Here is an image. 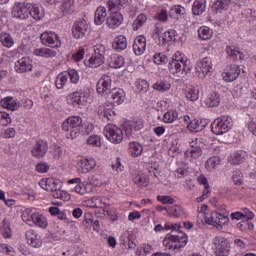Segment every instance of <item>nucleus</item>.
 I'll list each match as a JSON object with an SVG mask.
<instances>
[{
    "instance_id": "1",
    "label": "nucleus",
    "mask_w": 256,
    "mask_h": 256,
    "mask_svg": "<svg viewBox=\"0 0 256 256\" xmlns=\"http://www.w3.org/2000/svg\"><path fill=\"white\" fill-rule=\"evenodd\" d=\"M95 129L93 123L86 122L79 116H71L62 123V130L66 133L67 139H77L79 134L89 135Z\"/></svg>"
},
{
    "instance_id": "2",
    "label": "nucleus",
    "mask_w": 256,
    "mask_h": 256,
    "mask_svg": "<svg viewBox=\"0 0 256 256\" xmlns=\"http://www.w3.org/2000/svg\"><path fill=\"white\" fill-rule=\"evenodd\" d=\"M231 127H233V118H231V116L222 115L212 122L211 131L214 135H223L228 133Z\"/></svg>"
},
{
    "instance_id": "3",
    "label": "nucleus",
    "mask_w": 256,
    "mask_h": 256,
    "mask_svg": "<svg viewBox=\"0 0 256 256\" xmlns=\"http://www.w3.org/2000/svg\"><path fill=\"white\" fill-rule=\"evenodd\" d=\"M168 69L173 75H176V73L187 75L191 71V68L187 66V61L183 60L181 54L172 56L171 61L168 63Z\"/></svg>"
},
{
    "instance_id": "4",
    "label": "nucleus",
    "mask_w": 256,
    "mask_h": 256,
    "mask_svg": "<svg viewBox=\"0 0 256 256\" xmlns=\"http://www.w3.org/2000/svg\"><path fill=\"white\" fill-rule=\"evenodd\" d=\"M199 217H204L205 223H207V225H212L219 231L223 229V225H227V223H229V217L223 216L218 212H212L210 216H207L205 212H200Z\"/></svg>"
},
{
    "instance_id": "5",
    "label": "nucleus",
    "mask_w": 256,
    "mask_h": 256,
    "mask_svg": "<svg viewBox=\"0 0 256 256\" xmlns=\"http://www.w3.org/2000/svg\"><path fill=\"white\" fill-rule=\"evenodd\" d=\"M163 245L166 249L179 250L181 247L187 245V236L186 234L179 235H169L163 240Z\"/></svg>"
},
{
    "instance_id": "6",
    "label": "nucleus",
    "mask_w": 256,
    "mask_h": 256,
    "mask_svg": "<svg viewBox=\"0 0 256 256\" xmlns=\"http://www.w3.org/2000/svg\"><path fill=\"white\" fill-rule=\"evenodd\" d=\"M104 135L111 143L116 145L123 141V130L114 124H108L104 128Z\"/></svg>"
},
{
    "instance_id": "7",
    "label": "nucleus",
    "mask_w": 256,
    "mask_h": 256,
    "mask_svg": "<svg viewBox=\"0 0 256 256\" xmlns=\"http://www.w3.org/2000/svg\"><path fill=\"white\" fill-rule=\"evenodd\" d=\"M96 91L98 95L106 97L110 91H113V79L109 74H103L97 82Z\"/></svg>"
},
{
    "instance_id": "8",
    "label": "nucleus",
    "mask_w": 256,
    "mask_h": 256,
    "mask_svg": "<svg viewBox=\"0 0 256 256\" xmlns=\"http://www.w3.org/2000/svg\"><path fill=\"white\" fill-rule=\"evenodd\" d=\"M87 92L85 90H79L73 93H70L66 97V101L68 105H72V107H83L85 103H87Z\"/></svg>"
},
{
    "instance_id": "9",
    "label": "nucleus",
    "mask_w": 256,
    "mask_h": 256,
    "mask_svg": "<svg viewBox=\"0 0 256 256\" xmlns=\"http://www.w3.org/2000/svg\"><path fill=\"white\" fill-rule=\"evenodd\" d=\"M88 31L89 24H87V20L85 19L75 21L72 26V35L75 39H85Z\"/></svg>"
},
{
    "instance_id": "10",
    "label": "nucleus",
    "mask_w": 256,
    "mask_h": 256,
    "mask_svg": "<svg viewBox=\"0 0 256 256\" xmlns=\"http://www.w3.org/2000/svg\"><path fill=\"white\" fill-rule=\"evenodd\" d=\"M41 42L46 47H52L53 49H59L61 47V40L59 35L55 32H44L40 36Z\"/></svg>"
},
{
    "instance_id": "11",
    "label": "nucleus",
    "mask_w": 256,
    "mask_h": 256,
    "mask_svg": "<svg viewBox=\"0 0 256 256\" xmlns=\"http://www.w3.org/2000/svg\"><path fill=\"white\" fill-rule=\"evenodd\" d=\"M212 67L213 64L211 63V58H203L200 62L197 63L195 68L197 77H199V79H205V77L209 75Z\"/></svg>"
},
{
    "instance_id": "12",
    "label": "nucleus",
    "mask_w": 256,
    "mask_h": 256,
    "mask_svg": "<svg viewBox=\"0 0 256 256\" xmlns=\"http://www.w3.org/2000/svg\"><path fill=\"white\" fill-rule=\"evenodd\" d=\"M111 105H121L125 101V90L121 88H113L105 97Z\"/></svg>"
},
{
    "instance_id": "13",
    "label": "nucleus",
    "mask_w": 256,
    "mask_h": 256,
    "mask_svg": "<svg viewBox=\"0 0 256 256\" xmlns=\"http://www.w3.org/2000/svg\"><path fill=\"white\" fill-rule=\"evenodd\" d=\"M140 129H143V120L141 119H134L123 124L124 135L128 139L133 137V131H140Z\"/></svg>"
},
{
    "instance_id": "14",
    "label": "nucleus",
    "mask_w": 256,
    "mask_h": 256,
    "mask_svg": "<svg viewBox=\"0 0 256 256\" xmlns=\"http://www.w3.org/2000/svg\"><path fill=\"white\" fill-rule=\"evenodd\" d=\"M215 254L217 256H229V251H231V246H229V241L225 238H216L214 240Z\"/></svg>"
},
{
    "instance_id": "15",
    "label": "nucleus",
    "mask_w": 256,
    "mask_h": 256,
    "mask_svg": "<svg viewBox=\"0 0 256 256\" xmlns=\"http://www.w3.org/2000/svg\"><path fill=\"white\" fill-rule=\"evenodd\" d=\"M241 74V68L239 65L232 64L222 73L224 81L227 83H233Z\"/></svg>"
},
{
    "instance_id": "16",
    "label": "nucleus",
    "mask_w": 256,
    "mask_h": 256,
    "mask_svg": "<svg viewBox=\"0 0 256 256\" xmlns=\"http://www.w3.org/2000/svg\"><path fill=\"white\" fill-rule=\"evenodd\" d=\"M110 13H125L127 7H129V1L127 0H109L107 2Z\"/></svg>"
},
{
    "instance_id": "17",
    "label": "nucleus",
    "mask_w": 256,
    "mask_h": 256,
    "mask_svg": "<svg viewBox=\"0 0 256 256\" xmlns=\"http://www.w3.org/2000/svg\"><path fill=\"white\" fill-rule=\"evenodd\" d=\"M48 149L49 144H47L46 141L38 140L33 146L31 154L33 157H36V159H42V157L47 154Z\"/></svg>"
},
{
    "instance_id": "18",
    "label": "nucleus",
    "mask_w": 256,
    "mask_h": 256,
    "mask_svg": "<svg viewBox=\"0 0 256 256\" xmlns=\"http://www.w3.org/2000/svg\"><path fill=\"white\" fill-rule=\"evenodd\" d=\"M14 69L16 73H29L33 71V63L27 57H23L15 62Z\"/></svg>"
},
{
    "instance_id": "19",
    "label": "nucleus",
    "mask_w": 256,
    "mask_h": 256,
    "mask_svg": "<svg viewBox=\"0 0 256 256\" xmlns=\"http://www.w3.org/2000/svg\"><path fill=\"white\" fill-rule=\"evenodd\" d=\"M184 155L186 159H190V161H196V159H199V157L203 155V149L197 145V142L192 141L190 143V148L184 153Z\"/></svg>"
},
{
    "instance_id": "20",
    "label": "nucleus",
    "mask_w": 256,
    "mask_h": 256,
    "mask_svg": "<svg viewBox=\"0 0 256 256\" xmlns=\"http://www.w3.org/2000/svg\"><path fill=\"white\" fill-rule=\"evenodd\" d=\"M12 15L15 19H29V4H19L14 6Z\"/></svg>"
},
{
    "instance_id": "21",
    "label": "nucleus",
    "mask_w": 256,
    "mask_h": 256,
    "mask_svg": "<svg viewBox=\"0 0 256 256\" xmlns=\"http://www.w3.org/2000/svg\"><path fill=\"white\" fill-rule=\"evenodd\" d=\"M247 157H249V155L245 150H239L231 154L228 159V163H230V165H241V163H245V161H247Z\"/></svg>"
},
{
    "instance_id": "22",
    "label": "nucleus",
    "mask_w": 256,
    "mask_h": 256,
    "mask_svg": "<svg viewBox=\"0 0 256 256\" xmlns=\"http://www.w3.org/2000/svg\"><path fill=\"white\" fill-rule=\"evenodd\" d=\"M145 49H147V38H145V36H137L133 44L135 55H143Z\"/></svg>"
},
{
    "instance_id": "23",
    "label": "nucleus",
    "mask_w": 256,
    "mask_h": 256,
    "mask_svg": "<svg viewBox=\"0 0 256 256\" xmlns=\"http://www.w3.org/2000/svg\"><path fill=\"white\" fill-rule=\"evenodd\" d=\"M123 23V14L122 13H115L111 12L109 17L106 19V25L110 29H117L119 25Z\"/></svg>"
},
{
    "instance_id": "24",
    "label": "nucleus",
    "mask_w": 256,
    "mask_h": 256,
    "mask_svg": "<svg viewBox=\"0 0 256 256\" xmlns=\"http://www.w3.org/2000/svg\"><path fill=\"white\" fill-rule=\"evenodd\" d=\"M59 11L65 17L75 11V0H62L58 5Z\"/></svg>"
},
{
    "instance_id": "25",
    "label": "nucleus",
    "mask_w": 256,
    "mask_h": 256,
    "mask_svg": "<svg viewBox=\"0 0 256 256\" xmlns=\"http://www.w3.org/2000/svg\"><path fill=\"white\" fill-rule=\"evenodd\" d=\"M95 165H97V162H95V159L93 158L80 160L78 162V171L79 173H89Z\"/></svg>"
},
{
    "instance_id": "26",
    "label": "nucleus",
    "mask_w": 256,
    "mask_h": 256,
    "mask_svg": "<svg viewBox=\"0 0 256 256\" xmlns=\"http://www.w3.org/2000/svg\"><path fill=\"white\" fill-rule=\"evenodd\" d=\"M208 123L205 119H194L188 124V129L192 133H199L207 127Z\"/></svg>"
},
{
    "instance_id": "27",
    "label": "nucleus",
    "mask_w": 256,
    "mask_h": 256,
    "mask_svg": "<svg viewBox=\"0 0 256 256\" xmlns=\"http://www.w3.org/2000/svg\"><path fill=\"white\" fill-rule=\"evenodd\" d=\"M26 239L28 245L34 247V249H39V247L43 245V242H41V238L33 230L26 232Z\"/></svg>"
},
{
    "instance_id": "28",
    "label": "nucleus",
    "mask_w": 256,
    "mask_h": 256,
    "mask_svg": "<svg viewBox=\"0 0 256 256\" xmlns=\"http://www.w3.org/2000/svg\"><path fill=\"white\" fill-rule=\"evenodd\" d=\"M39 185L42 189H44L45 191H49L50 193H52L53 191H57V189H59V182L55 180V178H48L46 180L42 179L39 182Z\"/></svg>"
},
{
    "instance_id": "29",
    "label": "nucleus",
    "mask_w": 256,
    "mask_h": 256,
    "mask_svg": "<svg viewBox=\"0 0 256 256\" xmlns=\"http://www.w3.org/2000/svg\"><path fill=\"white\" fill-rule=\"evenodd\" d=\"M29 17H32L34 21H41L45 17L43 7L38 5L29 4Z\"/></svg>"
},
{
    "instance_id": "30",
    "label": "nucleus",
    "mask_w": 256,
    "mask_h": 256,
    "mask_svg": "<svg viewBox=\"0 0 256 256\" xmlns=\"http://www.w3.org/2000/svg\"><path fill=\"white\" fill-rule=\"evenodd\" d=\"M132 181L135 185H138V187H147V185H149V177L143 174V172H134L132 174Z\"/></svg>"
},
{
    "instance_id": "31",
    "label": "nucleus",
    "mask_w": 256,
    "mask_h": 256,
    "mask_svg": "<svg viewBox=\"0 0 256 256\" xmlns=\"http://www.w3.org/2000/svg\"><path fill=\"white\" fill-rule=\"evenodd\" d=\"M0 105L4 109H9L10 111H17V109H19V103L12 96L0 100Z\"/></svg>"
},
{
    "instance_id": "32",
    "label": "nucleus",
    "mask_w": 256,
    "mask_h": 256,
    "mask_svg": "<svg viewBox=\"0 0 256 256\" xmlns=\"http://www.w3.org/2000/svg\"><path fill=\"white\" fill-rule=\"evenodd\" d=\"M107 19V8L104 6H99L94 15V23L95 25H103L105 20Z\"/></svg>"
},
{
    "instance_id": "33",
    "label": "nucleus",
    "mask_w": 256,
    "mask_h": 256,
    "mask_svg": "<svg viewBox=\"0 0 256 256\" xmlns=\"http://www.w3.org/2000/svg\"><path fill=\"white\" fill-rule=\"evenodd\" d=\"M103 63H105V58L95 56V54H93L88 60H84V65L86 67H90V69H97V67H101Z\"/></svg>"
},
{
    "instance_id": "34",
    "label": "nucleus",
    "mask_w": 256,
    "mask_h": 256,
    "mask_svg": "<svg viewBox=\"0 0 256 256\" xmlns=\"http://www.w3.org/2000/svg\"><path fill=\"white\" fill-rule=\"evenodd\" d=\"M97 113L102 119H106L107 121H113L115 117V111L110 108H107L105 105H101L97 108Z\"/></svg>"
},
{
    "instance_id": "35",
    "label": "nucleus",
    "mask_w": 256,
    "mask_h": 256,
    "mask_svg": "<svg viewBox=\"0 0 256 256\" xmlns=\"http://www.w3.org/2000/svg\"><path fill=\"white\" fill-rule=\"evenodd\" d=\"M112 47L114 51H125L127 49V38L123 35L117 36L112 43Z\"/></svg>"
},
{
    "instance_id": "36",
    "label": "nucleus",
    "mask_w": 256,
    "mask_h": 256,
    "mask_svg": "<svg viewBox=\"0 0 256 256\" xmlns=\"http://www.w3.org/2000/svg\"><path fill=\"white\" fill-rule=\"evenodd\" d=\"M33 54L36 57H44V59H49L57 55V51L50 48H36L33 50Z\"/></svg>"
},
{
    "instance_id": "37",
    "label": "nucleus",
    "mask_w": 256,
    "mask_h": 256,
    "mask_svg": "<svg viewBox=\"0 0 256 256\" xmlns=\"http://www.w3.org/2000/svg\"><path fill=\"white\" fill-rule=\"evenodd\" d=\"M204 103L207 107H219L221 96L217 92H212L206 97Z\"/></svg>"
},
{
    "instance_id": "38",
    "label": "nucleus",
    "mask_w": 256,
    "mask_h": 256,
    "mask_svg": "<svg viewBox=\"0 0 256 256\" xmlns=\"http://www.w3.org/2000/svg\"><path fill=\"white\" fill-rule=\"evenodd\" d=\"M163 28L159 26V24L156 25L154 32L152 34V37L157 45L160 47H163L167 45V40H163Z\"/></svg>"
},
{
    "instance_id": "39",
    "label": "nucleus",
    "mask_w": 256,
    "mask_h": 256,
    "mask_svg": "<svg viewBox=\"0 0 256 256\" xmlns=\"http://www.w3.org/2000/svg\"><path fill=\"white\" fill-rule=\"evenodd\" d=\"M207 9V0H195L192 6L193 15H203Z\"/></svg>"
},
{
    "instance_id": "40",
    "label": "nucleus",
    "mask_w": 256,
    "mask_h": 256,
    "mask_svg": "<svg viewBox=\"0 0 256 256\" xmlns=\"http://www.w3.org/2000/svg\"><path fill=\"white\" fill-rule=\"evenodd\" d=\"M0 43L3 45V47H6L7 49H11L13 45H15V39L11 34L7 32L0 33Z\"/></svg>"
},
{
    "instance_id": "41",
    "label": "nucleus",
    "mask_w": 256,
    "mask_h": 256,
    "mask_svg": "<svg viewBox=\"0 0 256 256\" xmlns=\"http://www.w3.org/2000/svg\"><path fill=\"white\" fill-rule=\"evenodd\" d=\"M123 65H125V58H123V56L117 54L110 56L109 66L112 67V69H121Z\"/></svg>"
},
{
    "instance_id": "42",
    "label": "nucleus",
    "mask_w": 256,
    "mask_h": 256,
    "mask_svg": "<svg viewBox=\"0 0 256 256\" xmlns=\"http://www.w3.org/2000/svg\"><path fill=\"white\" fill-rule=\"evenodd\" d=\"M229 5H231V0H216L213 3L212 8L216 13H223V11H227V9H229Z\"/></svg>"
},
{
    "instance_id": "43",
    "label": "nucleus",
    "mask_w": 256,
    "mask_h": 256,
    "mask_svg": "<svg viewBox=\"0 0 256 256\" xmlns=\"http://www.w3.org/2000/svg\"><path fill=\"white\" fill-rule=\"evenodd\" d=\"M185 13H187V11L185 10V7L181 5H176L170 9L169 16L171 17V19L177 20V19H181V17H183Z\"/></svg>"
},
{
    "instance_id": "44",
    "label": "nucleus",
    "mask_w": 256,
    "mask_h": 256,
    "mask_svg": "<svg viewBox=\"0 0 256 256\" xmlns=\"http://www.w3.org/2000/svg\"><path fill=\"white\" fill-rule=\"evenodd\" d=\"M32 224L41 227V229H47V218L40 213H34L32 217Z\"/></svg>"
},
{
    "instance_id": "45",
    "label": "nucleus",
    "mask_w": 256,
    "mask_h": 256,
    "mask_svg": "<svg viewBox=\"0 0 256 256\" xmlns=\"http://www.w3.org/2000/svg\"><path fill=\"white\" fill-rule=\"evenodd\" d=\"M69 184L75 183L76 186L74 187V191L79 195H87V188L85 185L81 184V178H73L68 180Z\"/></svg>"
},
{
    "instance_id": "46",
    "label": "nucleus",
    "mask_w": 256,
    "mask_h": 256,
    "mask_svg": "<svg viewBox=\"0 0 256 256\" xmlns=\"http://www.w3.org/2000/svg\"><path fill=\"white\" fill-rule=\"evenodd\" d=\"M226 53L230 59L237 61V59H243V54L235 46H227Z\"/></svg>"
},
{
    "instance_id": "47",
    "label": "nucleus",
    "mask_w": 256,
    "mask_h": 256,
    "mask_svg": "<svg viewBox=\"0 0 256 256\" xmlns=\"http://www.w3.org/2000/svg\"><path fill=\"white\" fill-rule=\"evenodd\" d=\"M0 231H1V235L4 237V239H11V237L13 235L12 231H11V224L6 219H4L2 221Z\"/></svg>"
},
{
    "instance_id": "48",
    "label": "nucleus",
    "mask_w": 256,
    "mask_h": 256,
    "mask_svg": "<svg viewBox=\"0 0 256 256\" xmlns=\"http://www.w3.org/2000/svg\"><path fill=\"white\" fill-rule=\"evenodd\" d=\"M68 82L69 78L67 77V73L61 72L55 80L56 89H64Z\"/></svg>"
},
{
    "instance_id": "49",
    "label": "nucleus",
    "mask_w": 256,
    "mask_h": 256,
    "mask_svg": "<svg viewBox=\"0 0 256 256\" xmlns=\"http://www.w3.org/2000/svg\"><path fill=\"white\" fill-rule=\"evenodd\" d=\"M129 153L132 157H140L143 154V145L137 142H131Z\"/></svg>"
},
{
    "instance_id": "50",
    "label": "nucleus",
    "mask_w": 256,
    "mask_h": 256,
    "mask_svg": "<svg viewBox=\"0 0 256 256\" xmlns=\"http://www.w3.org/2000/svg\"><path fill=\"white\" fill-rule=\"evenodd\" d=\"M198 36L203 41H207L213 37V31L207 26H202L198 30Z\"/></svg>"
},
{
    "instance_id": "51",
    "label": "nucleus",
    "mask_w": 256,
    "mask_h": 256,
    "mask_svg": "<svg viewBox=\"0 0 256 256\" xmlns=\"http://www.w3.org/2000/svg\"><path fill=\"white\" fill-rule=\"evenodd\" d=\"M186 98L188 99V101H197V99H199V88L195 86H190L186 90Z\"/></svg>"
},
{
    "instance_id": "52",
    "label": "nucleus",
    "mask_w": 256,
    "mask_h": 256,
    "mask_svg": "<svg viewBox=\"0 0 256 256\" xmlns=\"http://www.w3.org/2000/svg\"><path fill=\"white\" fill-rule=\"evenodd\" d=\"M177 119H179V112L176 110H169L163 116L164 123H174Z\"/></svg>"
},
{
    "instance_id": "53",
    "label": "nucleus",
    "mask_w": 256,
    "mask_h": 256,
    "mask_svg": "<svg viewBox=\"0 0 256 256\" xmlns=\"http://www.w3.org/2000/svg\"><path fill=\"white\" fill-rule=\"evenodd\" d=\"M153 89H155V91L165 93V91H169V89H171V83H169L168 81L156 82L153 85Z\"/></svg>"
},
{
    "instance_id": "54",
    "label": "nucleus",
    "mask_w": 256,
    "mask_h": 256,
    "mask_svg": "<svg viewBox=\"0 0 256 256\" xmlns=\"http://www.w3.org/2000/svg\"><path fill=\"white\" fill-rule=\"evenodd\" d=\"M65 73H67V77L70 78L73 85H77V83H79L80 76L77 70L69 68Z\"/></svg>"
},
{
    "instance_id": "55",
    "label": "nucleus",
    "mask_w": 256,
    "mask_h": 256,
    "mask_svg": "<svg viewBox=\"0 0 256 256\" xmlns=\"http://www.w3.org/2000/svg\"><path fill=\"white\" fill-rule=\"evenodd\" d=\"M146 22L147 16L145 14H139L133 23L134 31H137L139 27H143V25H145Z\"/></svg>"
},
{
    "instance_id": "56",
    "label": "nucleus",
    "mask_w": 256,
    "mask_h": 256,
    "mask_svg": "<svg viewBox=\"0 0 256 256\" xmlns=\"http://www.w3.org/2000/svg\"><path fill=\"white\" fill-rule=\"evenodd\" d=\"M153 61L155 65H165L169 59H167V55L163 53H157L153 56Z\"/></svg>"
},
{
    "instance_id": "57",
    "label": "nucleus",
    "mask_w": 256,
    "mask_h": 256,
    "mask_svg": "<svg viewBox=\"0 0 256 256\" xmlns=\"http://www.w3.org/2000/svg\"><path fill=\"white\" fill-rule=\"evenodd\" d=\"M106 51H107V48L103 44H98L94 46V55L96 57H101L102 59H105Z\"/></svg>"
},
{
    "instance_id": "58",
    "label": "nucleus",
    "mask_w": 256,
    "mask_h": 256,
    "mask_svg": "<svg viewBox=\"0 0 256 256\" xmlns=\"http://www.w3.org/2000/svg\"><path fill=\"white\" fill-rule=\"evenodd\" d=\"M136 87L141 93H147L149 91V82H147V80L139 79L136 82Z\"/></svg>"
},
{
    "instance_id": "59",
    "label": "nucleus",
    "mask_w": 256,
    "mask_h": 256,
    "mask_svg": "<svg viewBox=\"0 0 256 256\" xmlns=\"http://www.w3.org/2000/svg\"><path fill=\"white\" fill-rule=\"evenodd\" d=\"M35 213H31V209H26L22 212V220L24 223H27V225H32L33 223V215Z\"/></svg>"
},
{
    "instance_id": "60",
    "label": "nucleus",
    "mask_w": 256,
    "mask_h": 256,
    "mask_svg": "<svg viewBox=\"0 0 256 256\" xmlns=\"http://www.w3.org/2000/svg\"><path fill=\"white\" fill-rule=\"evenodd\" d=\"M162 35H163V41H166L167 43H169V41H174L175 37H177V31H175L174 29H170L162 33Z\"/></svg>"
},
{
    "instance_id": "61",
    "label": "nucleus",
    "mask_w": 256,
    "mask_h": 256,
    "mask_svg": "<svg viewBox=\"0 0 256 256\" xmlns=\"http://www.w3.org/2000/svg\"><path fill=\"white\" fill-rule=\"evenodd\" d=\"M206 169L213 171L217 165H219V157H211L206 161Z\"/></svg>"
},
{
    "instance_id": "62",
    "label": "nucleus",
    "mask_w": 256,
    "mask_h": 256,
    "mask_svg": "<svg viewBox=\"0 0 256 256\" xmlns=\"http://www.w3.org/2000/svg\"><path fill=\"white\" fill-rule=\"evenodd\" d=\"M11 123V116L7 112H0V125L7 127Z\"/></svg>"
},
{
    "instance_id": "63",
    "label": "nucleus",
    "mask_w": 256,
    "mask_h": 256,
    "mask_svg": "<svg viewBox=\"0 0 256 256\" xmlns=\"http://www.w3.org/2000/svg\"><path fill=\"white\" fill-rule=\"evenodd\" d=\"M232 181L234 185H243V173L241 171H235L232 175Z\"/></svg>"
},
{
    "instance_id": "64",
    "label": "nucleus",
    "mask_w": 256,
    "mask_h": 256,
    "mask_svg": "<svg viewBox=\"0 0 256 256\" xmlns=\"http://www.w3.org/2000/svg\"><path fill=\"white\" fill-rule=\"evenodd\" d=\"M158 201H160V203H163V205H173V203H175V199L171 196H157Z\"/></svg>"
}]
</instances>
